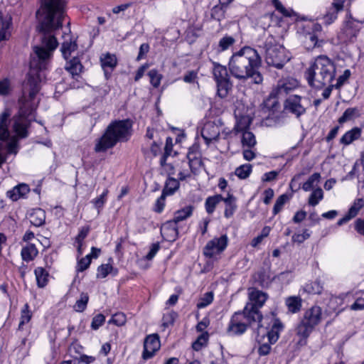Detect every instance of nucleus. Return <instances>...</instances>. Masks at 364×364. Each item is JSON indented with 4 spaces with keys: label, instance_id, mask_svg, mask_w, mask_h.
Returning <instances> with one entry per match:
<instances>
[{
    "label": "nucleus",
    "instance_id": "1",
    "mask_svg": "<svg viewBox=\"0 0 364 364\" xmlns=\"http://www.w3.org/2000/svg\"><path fill=\"white\" fill-rule=\"evenodd\" d=\"M64 4V0H42V5L36 12L41 43L33 47L30 66H48L53 52L58 45L51 33L62 26Z\"/></svg>",
    "mask_w": 364,
    "mask_h": 364
},
{
    "label": "nucleus",
    "instance_id": "2",
    "mask_svg": "<svg viewBox=\"0 0 364 364\" xmlns=\"http://www.w3.org/2000/svg\"><path fill=\"white\" fill-rule=\"evenodd\" d=\"M261 65L259 54L250 46H245L234 53L228 62V69L232 76L239 80L251 79L257 85L263 81V77L259 71Z\"/></svg>",
    "mask_w": 364,
    "mask_h": 364
},
{
    "label": "nucleus",
    "instance_id": "3",
    "mask_svg": "<svg viewBox=\"0 0 364 364\" xmlns=\"http://www.w3.org/2000/svg\"><path fill=\"white\" fill-rule=\"evenodd\" d=\"M336 75L334 63L326 55L318 56L306 71V77L310 86L317 89L331 84Z\"/></svg>",
    "mask_w": 364,
    "mask_h": 364
},
{
    "label": "nucleus",
    "instance_id": "4",
    "mask_svg": "<svg viewBox=\"0 0 364 364\" xmlns=\"http://www.w3.org/2000/svg\"><path fill=\"white\" fill-rule=\"evenodd\" d=\"M132 126L129 119L116 121L110 124L105 133L97 141L95 151L103 152L113 147L117 141L127 140Z\"/></svg>",
    "mask_w": 364,
    "mask_h": 364
},
{
    "label": "nucleus",
    "instance_id": "5",
    "mask_svg": "<svg viewBox=\"0 0 364 364\" xmlns=\"http://www.w3.org/2000/svg\"><path fill=\"white\" fill-rule=\"evenodd\" d=\"M322 320L323 311L320 306L315 305L307 309L295 328L296 335L302 338H307Z\"/></svg>",
    "mask_w": 364,
    "mask_h": 364
},
{
    "label": "nucleus",
    "instance_id": "6",
    "mask_svg": "<svg viewBox=\"0 0 364 364\" xmlns=\"http://www.w3.org/2000/svg\"><path fill=\"white\" fill-rule=\"evenodd\" d=\"M259 47L264 50L265 61L269 65L281 69L289 60L284 54V48L277 44L272 36L267 38L262 46Z\"/></svg>",
    "mask_w": 364,
    "mask_h": 364
},
{
    "label": "nucleus",
    "instance_id": "7",
    "mask_svg": "<svg viewBox=\"0 0 364 364\" xmlns=\"http://www.w3.org/2000/svg\"><path fill=\"white\" fill-rule=\"evenodd\" d=\"M267 294L262 291L256 289H251L249 290V299L248 302L244 308L245 312L248 317L252 316L253 321H258V327H262L260 324L262 316L259 312L261 308L267 299Z\"/></svg>",
    "mask_w": 364,
    "mask_h": 364
},
{
    "label": "nucleus",
    "instance_id": "8",
    "mask_svg": "<svg viewBox=\"0 0 364 364\" xmlns=\"http://www.w3.org/2000/svg\"><path fill=\"white\" fill-rule=\"evenodd\" d=\"M10 114L7 112L0 115V166L5 161V153L16 154V144L15 142H7L9 137L8 122Z\"/></svg>",
    "mask_w": 364,
    "mask_h": 364
},
{
    "label": "nucleus",
    "instance_id": "9",
    "mask_svg": "<svg viewBox=\"0 0 364 364\" xmlns=\"http://www.w3.org/2000/svg\"><path fill=\"white\" fill-rule=\"evenodd\" d=\"M193 211V206L188 205L175 212L173 220L168 221L161 228V235L167 240H173L178 233L177 228L174 225L189 218Z\"/></svg>",
    "mask_w": 364,
    "mask_h": 364
},
{
    "label": "nucleus",
    "instance_id": "10",
    "mask_svg": "<svg viewBox=\"0 0 364 364\" xmlns=\"http://www.w3.org/2000/svg\"><path fill=\"white\" fill-rule=\"evenodd\" d=\"M245 310L236 312L232 316L228 327V333L231 335H241L245 332L247 326H252L254 323L258 324V321H253L252 316L248 317Z\"/></svg>",
    "mask_w": 364,
    "mask_h": 364
},
{
    "label": "nucleus",
    "instance_id": "11",
    "mask_svg": "<svg viewBox=\"0 0 364 364\" xmlns=\"http://www.w3.org/2000/svg\"><path fill=\"white\" fill-rule=\"evenodd\" d=\"M359 31L360 28L356 23V21L353 18L351 13L348 11L338 33V39L343 43L354 42Z\"/></svg>",
    "mask_w": 364,
    "mask_h": 364
},
{
    "label": "nucleus",
    "instance_id": "12",
    "mask_svg": "<svg viewBox=\"0 0 364 364\" xmlns=\"http://www.w3.org/2000/svg\"><path fill=\"white\" fill-rule=\"evenodd\" d=\"M284 109L299 119L306 112V101L299 95H290L284 102Z\"/></svg>",
    "mask_w": 364,
    "mask_h": 364
},
{
    "label": "nucleus",
    "instance_id": "13",
    "mask_svg": "<svg viewBox=\"0 0 364 364\" xmlns=\"http://www.w3.org/2000/svg\"><path fill=\"white\" fill-rule=\"evenodd\" d=\"M229 239L226 234L214 237L208 241L203 248V255L208 258H214L220 255L227 247Z\"/></svg>",
    "mask_w": 364,
    "mask_h": 364
},
{
    "label": "nucleus",
    "instance_id": "14",
    "mask_svg": "<svg viewBox=\"0 0 364 364\" xmlns=\"http://www.w3.org/2000/svg\"><path fill=\"white\" fill-rule=\"evenodd\" d=\"M160 346L159 337L157 334L147 336L144 342L143 358L147 360L152 358Z\"/></svg>",
    "mask_w": 364,
    "mask_h": 364
},
{
    "label": "nucleus",
    "instance_id": "15",
    "mask_svg": "<svg viewBox=\"0 0 364 364\" xmlns=\"http://www.w3.org/2000/svg\"><path fill=\"white\" fill-rule=\"evenodd\" d=\"M344 4L345 0H336L331 4L323 17L326 25H330L337 19L338 14L343 10Z\"/></svg>",
    "mask_w": 364,
    "mask_h": 364
},
{
    "label": "nucleus",
    "instance_id": "16",
    "mask_svg": "<svg viewBox=\"0 0 364 364\" xmlns=\"http://www.w3.org/2000/svg\"><path fill=\"white\" fill-rule=\"evenodd\" d=\"M298 86V81L294 79H284L279 80L273 94L277 97H281Z\"/></svg>",
    "mask_w": 364,
    "mask_h": 364
},
{
    "label": "nucleus",
    "instance_id": "17",
    "mask_svg": "<svg viewBox=\"0 0 364 364\" xmlns=\"http://www.w3.org/2000/svg\"><path fill=\"white\" fill-rule=\"evenodd\" d=\"M201 135L207 144L216 140L220 135V129L215 123L209 122L205 124L202 130Z\"/></svg>",
    "mask_w": 364,
    "mask_h": 364
},
{
    "label": "nucleus",
    "instance_id": "18",
    "mask_svg": "<svg viewBox=\"0 0 364 364\" xmlns=\"http://www.w3.org/2000/svg\"><path fill=\"white\" fill-rule=\"evenodd\" d=\"M364 206V200L362 198H358L356 199L352 206L348 210V213L342 218H341L338 223L337 225L341 226L346 223H348L350 220L355 218L359 210Z\"/></svg>",
    "mask_w": 364,
    "mask_h": 364
},
{
    "label": "nucleus",
    "instance_id": "19",
    "mask_svg": "<svg viewBox=\"0 0 364 364\" xmlns=\"http://www.w3.org/2000/svg\"><path fill=\"white\" fill-rule=\"evenodd\" d=\"M100 62L105 77L108 78L110 73L117 65V58L114 55L106 53L100 57Z\"/></svg>",
    "mask_w": 364,
    "mask_h": 364
},
{
    "label": "nucleus",
    "instance_id": "20",
    "mask_svg": "<svg viewBox=\"0 0 364 364\" xmlns=\"http://www.w3.org/2000/svg\"><path fill=\"white\" fill-rule=\"evenodd\" d=\"M30 191L27 184L21 183L15 186L12 190L7 191V196L13 201H16L20 198L25 196Z\"/></svg>",
    "mask_w": 364,
    "mask_h": 364
},
{
    "label": "nucleus",
    "instance_id": "21",
    "mask_svg": "<svg viewBox=\"0 0 364 364\" xmlns=\"http://www.w3.org/2000/svg\"><path fill=\"white\" fill-rule=\"evenodd\" d=\"M38 253V251L34 244L27 243L22 247L21 255L23 261L28 262L33 261Z\"/></svg>",
    "mask_w": 364,
    "mask_h": 364
},
{
    "label": "nucleus",
    "instance_id": "22",
    "mask_svg": "<svg viewBox=\"0 0 364 364\" xmlns=\"http://www.w3.org/2000/svg\"><path fill=\"white\" fill-rule=\"evenodd\" d=\"M29 220L32 225L40 227L45 223L46 213L41 208L33 209L29 215Z\"/></svg>",
    "mask_w": 364,
    "mask_h": 364
},
{
    "label": "nucleus",
    "instance_id": "23",
    "mask_svg": "<svg viewBox=\"0 0 364 364\" xmlns=\"http://www.w3.org/2000/svg\"><path fill=\"white\" fill-rule=\"evenodd\" d=\"M285 304L288 309L289 312L291 314H296L299 312L301 309L302 299L299 296H289L285 300Z\"/></svg>",
    "mask_w": 364,
    "mask_h": 364
},
{
    "label": "nucleus",
    "instance_id": "24",
    "mask_svg": "<svg viewBox=\"0 0 364 364\" xmlns=\"http://www.w3.org/2000/svg\"><path fill=\"white\" fill-rule=\"evenodd\" d=\"M65 68L74 78L79 77L82 70V65L77 58H73L68 61Z\"/></svg>",
    "mask_w": 364,
    "mask_h": 364
},
{
    "label": "nucleus",
    "instance_id": "25",
    "mask_svg": "<svg viewBox=\"0 0 364 364\" xmlns=\"http://www.w3.org/2000/svg\"><path fill=\"white\" fill-rule=\"evenodd\" d=\"M361 134V130L360 128L355 127L350 131H348L341 138L340 142L344 145H349L353 141L358 139Z\"/></svg>",
    "mask_w": 364,
    "mask_h": 364
},
{
    "label": "nucleus",
    "instance_id": "26",
    "mask_svg": "<svg viewBox=\"0 0 364 364\" xmlns=\"http://www.w3.org/2000/svg\"><path fill=\"white\" fill-rule=\"evenodd\" d=\"M222 199H223V197L219 194L208 197L205 203V207L207 213L208 214H212L217 205L222 201Z\"/></svg>",
    "mask_w": 364,
    "mask_h": 364
},
{
    "label": "nucleus",
    "instance_id": "27",
    "mask_svg": "<svg viewBox=\"0 0 364 364\" xmlns=\"http://www.w3.org/2000/svg\"><path fill=\"white\" fill-rule=\"evenodd\" d=\"M216 82L218 95L222 98L227 97L230 90L232 87V84L230 82V78L222 80H218L216 81Z\"/></svg>",
    "mask_w": 364,
    "mask_h": 364
},
{
    "label": "nucleus",
    "instance_id": "28",
    "mask_svg": "<svg viewBox=\"0 0 364 364\" xmlns=\"http://www.w3.org/2000/svg\"><path fill=\"white\" fill-rule=\"evenodd\" d=\"M213 73L215 80L216 81L229 79V75H228V70H227L226 67L221 65L218 63H214V68H213Z\"/></svg>",
    "mask_w": 364,
    "mask_h": 364
},
{
    "label": "nucleus",
    "instance_id": "29",
    "mask_svg": "<svg viewBox=\"0 0 364 364\" xmlns=\"http://www.w3.org/2000/svg\"><path fill=\"white\" fill-rule=\"evenodd\" d=\"M241 141L242 146L248 148L254 147L257 143L254 134L247 129L242 131Z\"/></svg>",
    "mask_w": 364,
    "mask_h": 364
},
{
    "label": "nucleus",
    "instance_id": "30",
    "mask_svg": "<svg viewBox=\"0 0 364 364\" xmlns=\"http://www.w3.org/2000/svg\"><path fill=\"white\" fill-rule=\"evenodd\" d=\"M32 312L29 309V306L28 304H26L23 306V308L21 311V318H20V322L18 325V330H22L23 328V326L26 323H28L31 318H32Z\"/></svg>",
    "mask_w": 364,
    "mask_h": 364
},
{
    "label": "nucleus",
    "instance_id": "31",
    "mask_svg": "<svg viewBox=\"0 0 364 364\" xmlns=\"http://www.w3.org/2000/svg\"><path fill=\"white\" fill-rule=\"evenodd\" d=\"M34 272L38 286L44 287L48 283V273L42 267H37Z\"/></svg>",
    "mask_w": 364,
    "mask_h": 364
},
{
    "label": "nucleus",
    "instance_id": "32",
    "mask_svg": "<svg viewBox=\"0 0 364 364\" xmlns=\"http://www.w3.org/2000/svg\"><path fill=\"white\" fill-rule=\"evenodd\" d=\"M323 41H318L315 33H308L305 36V46L307 49H312L316 47H321L323 44Z\"/></svg>",
    "mask_w": 364,
    "mask_h": 364
},
{
    "label": "nucleus",
    "instance_id": "33",
    "mask_svg": "<svg viewBox=\"0 0 364 364\" xmlns=\"http://www.w3.org/2000/svg\"><path fill=\"white\" fill-rule=\"evenodd\" d=\"M321 179L319 173H313L308 180L303 184L302 188L304 191H309L318 185Z\"/></svg>",
    "mask_w": 364,
    "mask_h": 364
},
{
    "label": "nucleus",
    "instance_id": "34",
    "mask_svg": "<svg viewBox=\"0 0 364 364\" xmlns=\"http://www.w3.org/2000/svg\"><path fill=\"white\" fill-rule=\"evenodd\" d=\"M77 46L75 41H65L61 47V52L63 57L65 59H68L71 55V53L77 49Z\"/></svg>",
    "mask_w": 364,
    "mask_h": 364
},
{
    "label": "nucleus",
    "instance_id": "35",
    "mask_svg": "<svg viewBox=\"0 0 364 364\" xmlns=\"http://www.w3.org/2000/svg\"><path fill=\"white\" fill-rule=\"evenodd\" d=\"M179 187V182L173 178H168L165 184L163 190V193L165 195L173 194Z\"/></svg>",
    "mask_w": 364,
    "mask_h": 364
},
{
    "label": "nucleus",
    "instance_id": "36",
    "mask_svg": "<svg viewBox=\"0 0 364 364\" xmlns=\"http://www.w3.org/2000/svg\"><path fill=\"white\" fill-rule=\"evenodd\" d=\"M262 327H258V335L257 337V341L258 343L259 344V346L258 348L257 352L260 356H264L268 355L270 353L271 350V345L270 343L267 341V342H264L262 343V339L259 338L260 334V328Z\"/></svg>",
    "mask_w": 364,
    "mask_h": 364
},
{
    "label": "nucleus",
    "instance_id": "37",
    "mask_svg": "<svg viewBox=\"0 0 364 364\" xmlns=\"http://www.w3.org/2000/svg\"><path fill=\"white\" fill-rule=\"evenodd\" d=\"M358 109L355 107L348 108L338 121L340 124H343L352 120L355 116L358 115Z\"/></svg>",
    "mask_w": 364,
    "mask_h": 364
},
{
    "label": "nucleus",
    "instance_id": "38",
    "mask_svg": "<svg viewBox=\"0 0 364 364\" xmlns=\"http://www.w3.org/2000/svg\"><path fill=\"white\" fill-rule=\"evenodd\" d=\"M251 172L252 165L246 164L237 167L235 171V174L240 179H245L250 176Z\"/></svg>",
    "mask_w": 364,
    "mask_h": 364
},
{
    "label": "nucleus",
    "instance_id": "39",
    "mask_svg": "<svg viewBox=\"0 0 364 364\" xmlns=\"http://www.w3.org/2000/svg\"><path fill=\"white\" fill-rule=\"evenodd\" d=\"M89 300V296L87 293H82L80 297L77 299L73 306L75 311L77 312H82L87 306Z\"/></svg>",
    "mask_w": 364,
    "mask_h": 364
},
{
    "label": "nucleus",
    "instance_id": "40",
    "mask_svg": "<svg viewBox=\"0 0 364 364\" xmlns=\"http://www.w3.org/2000/svg\"><path fill=\"white\" fill-rule=\"evenodd\" d=\"M323 198V192L321 188L315 189L309 198V204L311 206H316Z\"/></svg>",
    "mask_w": 364,
    "mask_h": 364
},
{
    "label": "nucleus",
    "instance_id": "41",
    "mask_svg": "<svg viewBox=\"0 0 364 364\" xmlns=\"http://www.w3.org/2000/svg\"><path fill=\"white\" fill-rule=\"evenodd\" d=\"M235 42V40L233 37L225 36L222 38L218 43V49L219 51H225L228 50L230 46H232Z\"/></svg>",
    "mask_w": 364,
    "mask_h": 364
},
{
    "label": "nucleus",
    "instance_id": "42",
    "mask_svg": "<svg viewBox=\"0 0 364 364\" xmlns=\"http://www.w3.org/2000/svg\"><path fill=\"white\" fill-rule=\"evenodd\" d=\"M148 75L150 78V82L154 87H158L160 85L161 80L162 79V75L155 70H151L148 73Z\"/></svg>",
    "mask_w": 364,
    "mask_h": 364
},
{
    "label": "nucleus",
    "instance_id": "43",
    "mask_svg": "<svg viewBox=\"0 0 364 364\" xmlns=\"http://www.w3.org/2000/svg\"><path fill=\"white\" fill-rule=\"evenodd\" d=\"M288 200L289 197L287 194H282L279 196L273 208V214L277 215L278 213H279Z\"/></svg>",
    "mask_w": 364,
    "mask_h": 364
},
{
    "label": "nucleus",
    "instance_id": "44",
    "mask_svg": "<svg viewBox=\"0 0 364 364\" xmlns=\"http://www.w3.org/2000/svg\"><path fill=\"white\" fill-rule=\"evenodd\" d=\"M126 321V315L122 312H118L112 316V318L109 321V323H114L117 326H122L125 324Z\"/></svg>",
    "mask_w": 364,
    "mask_h": 364
},
{
    "label": "nucleus",
    "instance_id": "45",
    "mask_svg": "<svg viewBox=\"0 0 364 364\" xmlns=\"http://www.w3.org/2000/svg\"><path fill=\"white\" fill-rule=\"evenodd\" d=\"M208 338V334L207 333H202L198 336L197 340L193 343V348L198 351L200 350L204 346L206 345Z\"/></svg>",
    "mask_w": 364,
    "mask_h": 364
},
{
    "label": "nucleus",
    "instance_id": "46",
    "mask_svg": "<svg viewBox=\"0 0 364 364\" xmlns=\"http://www.w3.org/2000/svg\"><path fill=\"white\" fill-rule=\"evenodd\" d=\"M12 90L11 81L4 78L0 80V95L6 96L9 95Z\"/></svg>",
    "mask_w": 364,
    "mask_h": 364
},
{
    "label": "nucleus",
    "instance_id": "47",
    "mask_svg": "<svg viewBox=\"0 0 364 364\" xmlns=\"http://www.w3.org/2000/svg\"><path fill=\"white\" fill-rule=\"evenodd\" d=\"M306 290L310 294H320L323 291V285L319 281H315L306 285Z\"/></svg>",
    "mask_w": 364,
    "mask_h": 364
},
{
    "label": "nucleus",
    "instance_id": "48",
    "mask_svg": "<svg viewBox=\"0 0 364 364\" xmlns=\"http://www.w3.org/2000/svg\"><path fill=\"white\" fill-rule=\"evenodd\" d=\"M213 300V294L212 292H206L198 301L197 307L203 309L212 303Z\"/></svg>",
    "mask_w": 364,
    "mask_h": 364
},
{
    "label": "nucleus",
    "instance_id": "49",
    "mask_svg": "<svg viewBox=\"0 0 364 364\" xmlns=\"http://www.w3.org/2000/svg\"><path fill=\"white\" fill-rule=\"evenodd\" d=\"M265 336H267V339L270 343V344H274L279 338V333L273 328H272L270 331H266L264 332L261 336V338L264 339Z\"/></svg>",
    "mask_w": 364,
    "mask_h": 364
},
{
    "label": "nucleus",
    "instance_id": "50",
    "mask_svg": "<svg viewBox=\"0 0 364 364\" xmlns=\"http://www.w3.org/2000/svg\"><path fill=\"white\" fill-rule=\"evenodd\" d=\"M113 270V267L109 264H102L97 268V277L105 278Z\"/></svg>",
    "mask_w": 364,
    "mask_h": 364
},
{
    "label": "nucleus",
    "instance_id": "51",
    "mask_svg": "<svg viewBox=\"0 0 364 364\" xmlns=\"http://www.w3.org/2000/svg\"><path fill=\"white\" fill-rule=\"evenodd\" d=\"M10 23L9 20H4L0 15V41L6 40L7 38V29L9 28Z\"/></svg>",
    "mask_w": 364,
    "mask_h": 364
},
{
    "label": "nucleus",
    "instance_id": "52",
    "mask_svg": "<svg viewBox=\"0 0 364 364\" xmlns=\"http://www.w3.org/2000/svg\"><path fill=\"white\" fill-rule=\"evenodd\" d=\"M107 193L108 191L105 190L99 197L92 200V203L95 207L97 209L98 213L106 202Z\"/></svg>",
    "mask_w": 364,
    "mask_h": 364
},
{
    "label": "nucleus",
    "instance_id": "53",
    "mask_svg": "<svg viewBox=\"0 0 364 364\" xmlns=\"http://www.w3.org/2000/svg\"><path fill=\"white\" fill-rule=\"evenodd\" d=\"M176 317V314L173 311L164 314L162 318V326L166 328L173 325Z\"/></svg>",
    "mask_w": 364,
    "mask_h": 364
},
{
    "label": "nucleus",
    "instance_id": "54",
    "mask_svg": "<svg viewBox=\"0 0 364 364\" xmlns=\"http://www.w3.org/2000/svg\"><path fill=\"white\" fill-rule=\"evenodd\" d=\"M105 317L103 314H99L93 317L91 327L93 330L98 329L105 322Z\"/></svg>",
    "mask_w": 364,
    "mask_h": 364
},
{
    "label": "nucleus",
    "instance_id": "55",
    "mask_svg": "<svg viewBox=\"0 0 364 364\" xmlns=\"http://www.w3.org/2000/svg\"><path fill=\"white\" fill-rule=\"evenodd\" d=\"M91 263L90 255H86L82 258L77 263V271L83 272L87 269Z\"/></svg>",
    "mask_w": 364,
    "mask_h": 364
},
{
    "label": "nucleus",
    "instance_id": "56",
    "mask_svg": "<svg viewBox=\"0 0 364 364\" xmlns=\"http://www.w3.org/2000/svg\"><path fill=\"white\" fill-rule=\"evenodd\" d=\"M188 158L189 160L188 165L191 169V171L195 173L197 171L198 168L201 165V161L197 157H193L191 159L190 157V154L188 155Z\"/></svg>",
    "mask_w": 364,
    "mask_h": 364
},
{
    "label": "nucleus",
    "instance_id": "57",
    "mask_svg": "<svg viewBox=\"0 0 364 364\" xmlns=\"http://www.w3.org/2000/svg\"><path fill=\"white\" fill-rule=\"evenodd\" d=\"M275 9L284 16H291L292 10H287L279 0H272Z\"/></svg>",
    "mask_w": 364,
    "mask_h": 364
},
{
    "label": "nucleus",
    "instance_id": "58",
    "mask_svg": "<svg viewBox=\"0 0 364 364\" xmlns=\"http://www.w3.org/2000/svg\"><path fill=\"white\" fill-rule=\"evenodd\" d=\"M310 237V234L307 230H304L302 233L294 234L292 236V241L294 242L302 243L304 240Z\"/></svg>",
    "mask_w": 364,
    "mask_h": 364
},
{
    "label": "nucleus",
    "instance_id": "59",
    "mask_svg": "<svg viewBox=\"0 0 364 364\" xmlns=\"http://www.w3.org/2000/svg\"><path fill=\"white\" fill-rule=\"evenodd\" d=\"M197 78L198 72L196 70H189L183 75V80L185 82L193 83Z\"/></svg>",
    "mask_w": 364,
    "mask_h": 364
},
{
    "label": "nucleus",
    "instance_id": "60",
    "mask_svg": "<svg viewBox=\"0 0 364 364\" xmlns=\"http://www.w3.org/2000/svg\"><path fill=\"white\" fill-rule=\"evenodd\" d=\"M279 171H272L267 173H264V175L262 177V181L263 182H271L277 179Z\"/></svg>",
    "mask_w": 364,
    "mask_h": 364
},
{
    "label": "nucleus",
    "instance_id": "61",
    "mask_svg": "<svg viewBox=\"0 0 364 364\" xmlns=\"http://www.w3.org/2000/svg\"><path fill=\"white\" fill-rule=\"evenodd\" d=\"M350 74H351V73H350V70H346L344 71V73H343V75L339 76V77L338 78L337 82L335 85L336 87L338 88L341 86H342L346 82V80L350 77Z\"/></svg>",
    "mask_w": 364,
    "mask_h": 364
},
{
    "label": "nucleus",
    "instance_id": "62",
    "mask_svg": "<svg viewBox=\"0 0 364 364\" xmlns=\"http://www.w3.org/2000/svg\"><path fill=\"white\" fill-rule=\"evenodd\" d=\"M165 194L162 193V195L156 200L155 203L154 210L157 213H161L164 210V200H165Z\"/></svg>",
    "mask_w": 364,
    "mask_h": 364
},
{
    "label": "nucleus",
    "instance_id": "63",
    "mask_svg": "<svg viewBox=\"0 0 364 364\" xmlns=\"http://www.w3.org/2000/svg\"><path fill=\"white\" fill-rule=\"evenodd\" d=\"M236 209H237V205L236 204H234V205H232V204L225 205V211H224L225 217L226 218H231L234 215V213L235 212Z\"/></svg>",
    "mask_w": 364,
    "mask_h": 364
},
{
    "label": "nucleus",
    "instance_id": "64",
    "mask_svg": "<svg viewBox=\"0 0 364 364\" xmlns=\"http://www.w3.org/2000/svg\"><path fill=\"white\" fill-rule=\"evenodd\" d=\"M159 248L160 246L159 243L152 244L149 253L146 255V259L148 260H151V259H153L154 257L157 253V252L159 251Z\"/></svg>",
    "mask_w": 364,
    "mask_h": 364
}]
</instances>
